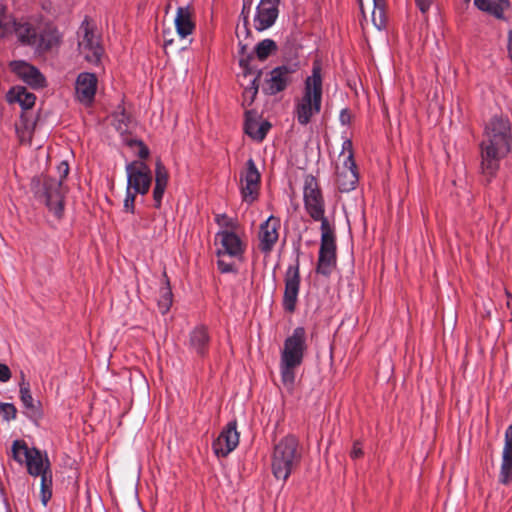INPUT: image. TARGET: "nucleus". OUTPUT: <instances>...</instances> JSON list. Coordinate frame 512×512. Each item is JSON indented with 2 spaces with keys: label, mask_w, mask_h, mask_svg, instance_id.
<instances>
[{
  "label": "nucleus",
  "mask_w": 512,
  "mask_h": 512,
  "mask_svg": "<svg viewBox=\"0 0 512 512\" xmlns=\"http://www.w3.org/2000/svg\"><path fill=\"white\" fill-rule=\"evenodd\" d=\"M238 443L237 422L233 420L226 425L214 441L213 449L217 456L225 457L237 447Z\"/></svg>",
  "instance_id": "obj_17"
},
{
  "label": "nucleus",
  "mask_w": 512,
  "mask_h": 512,
  "mask_svg": "<svg viewBox=\"0 0 512 512\" xmlns=\"http://www.w3.org/2000/svg\"><path fill=\"white\" fill-rule=\"evenodd\" d=\"M215 222L222 228L221 230H229L235 232V230L239 227L238 221L235 218L229 217L225 213L216 214Z\"/></svg>",
  "instance_id": "obj_33"
},
{
  "label": "nucleus",
  "mask_w": 512,
  "mask_h": 512,
  "mask_svg": "<svg viewBox=\"0 0 512 512\" xmlns=\"http://www.w3.org/2000/svg\"><path fill=\"white\" fill-rule=\"evenodd\" d=\"M302 459V449L298 439L287 435L275 446L272 453L271 468L274 477L286 481Z\"/></svg>",
  "instance_id": "obj_4"
},
{
  "label": "nucleus",
  "mask_w": 512,
  "mask_h": 512,
  "mask_svg": "<svg viewBox=\"0 0 512 512\" xmlns=\"http://www.w3.org/2000/svg\"><path fill=\"white\" fill-rule=\"evenodd\" d=\"M280 0H261L254 16V27L258 31L270 28L279 14Z\"/></svg>",
  "instance_id": "obj_16"
},
{
  "label": "nucleus",
  "mask_w": 512,
  "mask_h": 512,
  "mask_svg": "<svg viewBox=\"0 0 512 512\" xmlns=\"http://www.w3.org/2000/svg\"><path fill=\"white\" fill-rule=\"evenodd\" d=\"M168 179L169 174L166 167L161 160H158L155 165V186L153 189V200L156 208L161 206L163 195L168 185Z\"/></svg>",
  "instance_id": "obj_22"
},
{
  "label": "nucleus",
  "mask_w": 512,
  "mask_h": 512,
  "mask_svg": "<svg viewBox=\"0 0 512 512\" xmlns=\"http://www.w3.org/2000/svg\"><path fill=\"white\" fill-rule=\"evenodd\" d=\"M131 119L124 111L115 113L113 115L112 125L121 134L124 135L129 132Z\"/></svg>",
  "instance_id": "obj_29"
},
{
  "label": "nucleus",
  "mask_w": 512,
  "mask_h": 512,
  "mask_svg": "<svg viewBox=\"0 0 512 512\" xmlns=\"http://www.w3.org/2000/svg\"><path fill=\"white\" fill-rule=\"evenodd\" d=\"M251 1L250 0H243V8L241 12V17L243 19V26L240 27V25L236 28V35L238 38H240L241 34L248 35L249 30L247 28L248 22H249V9H250Z\"/></svg>",
  "instance_id": "obj_35"
},
{
  "label": "nucleus",
  "mask_w": 512,
  "mask_h": 512,
  "mask_svg": "<svg viewBox=\"0 0 512 512\" xmlns=\"http://www.w3.org/2000/svg\"><path fill=\"white\" fill-rule=\"evenodd\" d=\"M270 128L271 124L268 121L259 122L256 118L251 116L250 112L246 113L244 124L245 133L253 140L262 141Z\"/></svg>",
  "instance_id": "obj_23"
},
{
  "label": "nucleus",
  "mask_w": 512,
  "mask_h": 512,
  "mask_svg": "<svg viewBox=\"0 0 512 512\" xmlns=\"http://www.w3.org/2000/svg\"><path fill=\"white\" fill-rule=\"evenodd\" d=\"M336 266V237L334 228L321 230V241L316 271L329 276Z\"/></svg>",
  "instance_id": "obj_9"
},
{
  "label": "nucleus",
  "mask_w": 512,
  "mask_h": 512,
  "mask_svg": "<svg viewBox=\"0 0 512 512\" xmlns=\"http://www.w3.org/2000/svg\"><path fill=\"white\" fill-rule=\"evenodd\" d=\"M257 80H258V77H255L251 81V86L244 90L243 96H244L245 100H249V103L253 102L256 94L258 93Z\"/></svg>",
  "instance_id": "obj_37"
},
{
  "label": "nucleus",
  "mask_w": 512,
  "mask_h": 512,
  "mask_svg": "<svg viewBox=\"0 0 512 512\" xmlns=\"http://www.w3.org/2000/svg\"><path fill=\"white\" fill-rule=\"evenodd\" d=\"M502 452L512 453V425L508 426L505 431V443Z\"/></svg>",
  "instance_id": "obj_42"
},
{
  "label": "nucleus",
  "mask_w": 512,
  "mask_h": 512,
  "mask_svg": "<svg viewBox=\"0 0 512 512\" xmlns=\"http://www.w3.org/2000/svg\"><path fill=\"white\" fill-rule=\"evenodd\" d=\"M296 69L292 66H278L271 70L264 81L262 90L267 95H276L284 91L293 81Z\"/></svg>",
  "instance_id": "obj_12"
},
{
  "label": "nucleus",
  "mask_w": 512,
  "mask_h": 512,
  "mask_svg": "<svg viewBox=\"0 0 512 512\" xmlns=\"http://www.w3.org/2000/svg\"><path fill=\"white\" fill-rule=\"evenodd\" d=\"M12 33L14 32L22 44L34 45L37 42L35 27L28 22H17L12 18Z\"/></svg>",
  "instance_id": "obj_25"
},
{
  "label": "nucleus",
  "mask_w": 512,
  "mask_h": 512,
  "mask_svg": "<svg viewBox=\"0 0 512 512\" xmlns=\"http://www.w3.org/2000/svg\"><path fill=\"white\" fill-rule=\"evenodd\" d=\"M303 201L307 214L321 223L320 230L333 228L325 216V200L317 179L313 175H306L303 185Z\"/></svg>",
  "instance_id": "obj_6"
},
{
  "label": "nucleus",
  "mask_w": 512,
  "mask_h": 512,
  "mask_svg": "<svg viewBox=\"0 0 512 512\" xmlns=\"http://www.w3.org/2000/svg\"><path fill=\"white\" fill-rule=\"evenodd\" d=\"M210 340L208 328L204 325L196 326L189 334V351L204 358L208 354Z\"/></svg>",
  "instance_id": "obj_20"
},
{
  "label": "nucleus",
  "mask_w": 512,
  "mask_h": 512,
  "mask_svg": "<svg viewBox=\"0 0 512 512\" xmlns=\"http://www.w3.org/2000/svg\"><path fill=\"white\" fill-rule=\"evenodd\" d=\"M323 96V76L321 64L315 61L311 75L304 81L299 97L294 100V115L301 125H307L321 110Z\"/></svg>",
  "instance_id": "obj_2"
},
{
  "label": "nucleus",
  "mask_w": 512,
  "mask_h": 512,
  "mask_svg": "<svg viewBox=\"0 0 512 512\" xmlns=\"http://www.w3.org/2000/svg\"><path fill=\"white\" fill-rule=\"evenodd\" d=\"M341 157H343V162H346L350 165H354V152H353V144L350 139L344 140L342 144V151L340 154Z\"/></svg>",
  "instance_id": "obj_36"
},
{
  "label": "nucleus",
  "mask_w": 512,
  "mask_h": 512,
  "mask_svg": "<svg viewBox=\"0 0 512 512\" xmlns=\"http://www.w3.org/2000/svg\"><path fill=\"white\" fill-rule=\"evenodd\" d=\"M40 496H41L42 504L44 506H46L48 504L49 500L52 497V489H50V490H41L40 491Z\"/></svg>",
  "instance_id": "obj_48"
},
{
  "label": "nucleus",
  "mask_w": 512,
  "mask_h": 512,
  "mask_svg": "<svg viewBox=\"0 0 512 512\" xmlns=\"http://www.w3.org/2000/svg\"><path fill=\"white\" fill-rule=\"evenodd\" d=\"M46 205L57 217H61L64 209V188L61 180L47 178L43 183Z\"/></svg>",
  "instance_id": "obj_15"
},
{
  "label": "nucleus",
  "mask_w": 512,
  "mask_h": 512,
  "mask_svg": "<svg viewBox=\"0 0 512 512\" xmlns=\"http://www.w3.org/2000/svg\"><path fill=\"white\" fill-rule=\"evenodd\" d=\"M508 54L512 61V30L508 32V44H507Z\"/></svg>",
  "instance_id": "obj_49"
},
{
  "label": "nucleus",
  "mask_w": 512,
  "mask_h": 512,
  "mask_svg": "<svg viewBox=\"0 0 512 512\" xmlns=\"http://www.w3.org/2000/svg\"><path fill=\"white\" fill-rule=\"evenodd\" d=\"M512 481V453L502 452L499 482L507 485Z\"/></svg>",
  "instance_id": "obj_28"
},
{
  "label": "nucleus",
  "mask_w": 512,
  "mask_h": 512,
  "mask_svg": "<svg viewBox=\"0 0 512 512\" xmlns=\"http://www.w3.org/2000/svg\"><path fill=\"white\" fill-rule=\"evenodd\" d=\"M306 349V331L297 327L284 341L280 357L281 381L288 390L294 386L296 369L302 364Z\"/></svg>",
  "instance_id": "obj_3"
},
{
  "label": "nucleus",
  "mask_w": 512,
  "mask_h": 512,
  "mask_svg": "<svg viewBox=\"0 0 512 512\" xmlns=\"http://www.w3.org/2000/svg\"><path fill=\"white\" fill-rule=\"evenodd\" d=\"M362 455H363V451H362L361 443L358 441L354 442L353 448L350 452L351 458L357 459V458H360Z\"/></svg>",
  "instance_id": "obj_46"
},
{
  "label": "nucleus",
  "mask_w": 512,
  "mask_h": 512,
  "mask_svg": "<svg viewBox=\"0 0 512 512\" xmlns=\"http://www.w3.org/2000/svg\"><path fill=\"white\" fill-rule=\"evenodd\" d=\"M172 305V291L167 282V287L162 288L161 296L158 300V307L162 314H166Z\"/></svg>",
  "instance_id": "obj_34"
},
{
  "label": "nucleus",
  "mask_w": 512,
  "mask_h": 512,
  "mask_svg": "<svg viewBox=\"0 0 512 512\" xmlns=\"http://www.w3.org/2000/svg\"><path fill=\"white\" fill-rule=\"evenodd\" d=\"M130 146L137 145L139 147L138 156L141 159H146L149 156V149L147 146L139 140H132L129 142Z\"/></svg>",
  "instance_id": "obj_40"
},
{
  "label": "nucleus",
  "mask_w": 512,
  "mask_h": 512,
  "mask_svg": "<svg viewBox=\"0 0 512 512\" xmlns=\"http://www.w3.org/2000/svg\"><path fill=\"white\" fill-rule=\"evenodd\" d=\"M351 113L348 109H342L339 115V120L342 125H348L351 122Z\"/></svg>",
  "instance_id": "obj_47"
},
{
  "label": "nucleus",
  "mask_w": 512,
  "mask_h": 512,
  "mask_svg": "<svg viewBox=\"0 0 512 512\" xmlns=\"http://www.w3.org/2000/svg\"><path fill=\"white\" fill-rule=\"evenodd\" d=\"M359 176L356 163L350 165L343 162L341 166H337L336 184L341 192H350L356 188Z\"/></svg>",
  "instance_id": "obj_21"
},
{
  "label": "nucleus",
  "mask_w": 512,
  "mask_h": 512,
  "mask_svg": "<svg viewBox=\"0 0 512 512\" xmlns=\"http://www.w3.org/2000/svg\"><path fill=\"white\" fill-rule=\"evenodd\" d=\"M217 267L221 273H231L236 271L234 262H228L224 257H218Z\"/></svg>",
  "instance_id": "obj_38"
},
{
  "label": "nucleus",
  "mask_w": 512,
  "mask_h": 512,
  "mask_svg": "<svg viewBox=\"0 0 512 512\" xmlns=\"http://www.w3.org/2000/svg\"><path fill=\"white\" fill-rule=\"evenodd\" d=\"M12 17L7 14L6 7L0 3V38L12 33Z\"/></svg>",
  "instance_id": "obj_31"
},
{
  "label": "nucleus",
  "mask_w": 512,
  "mask_h": 512,
  "mask_svg": "<svg viewBox=\"0 0 512 512\" xmlns=\"http://www.w3.org/2000/svg\"><path fill=\"white\" fill-rule=\"evenodd\" d=\"M416 6L422 14H426L433 4L434 0H415Z\"/></svg>",
  "instance_id": "obj_43"
},
{
  "label": "nucleus",
  "mask_w": 512,
  "mask_h": 512,
  "mask_svg": "<svg viewBox=\"0 0 512 512\" xmlns=\"http://www.w3.org/2000/svg\"><path fill=\"white\" fill-rule=\"evenodd\" d=\"M11 378V371L9 367L3 363H0V382H8Z\"/></svg>",
  "instance_id": "obj_44"
},
{
  "label": "nucleus",
  "mask_w": 512,
  "mask_h": 512,
  "mask_svg": "<svg viewBox=\"0 0 512 512\" xmlns=\"http://www.w3.org/2000/svg\"><path fill=\"white\" fill-rule=\"evenodd\" d=\"M125 170L127 188L123 207L125 212L134 213L136 195L148 193L152 183V174L150 168L142 161L128 163Z\"/></svg>",
  "instance_id": "obj_5"
},
{
  "label": "nucleus",
  "mask_w": 512,
  "mask_h": 512,
  "mask_svg": "<svg viewBox=\"0 0 512 512\" xmlns=\"http://www.w3.org/2000/svg\"><path fill=\"white\" fill-rule=\"evenodd\" d=\"M12 455L16 462L25 464L28 473L37 477L46 471H51L50 461L46 453L37 448H29L23 440H15L12 444Z\"/></svg>",
  "instance_id": "obj_7"
},
{
  "label": "nucleus",
  "mask_w": 512,
  "mask_h": 512,
  "mask_svg": "<svg viewBox=\"0 0 512 512\" xmlns=\"http://www.w3.org/2000/svg\"><path fill=\"white\" fill-rule=\"evenodd\" d=\"M281 228L280 218L271 215L266 221L260 224L258 232L259 250L268 255L270 254L279 239V230Z\"/></svg>",
  "instance_id": "obj_14"
},
{
  "label": "nucleus",
  "mask_w": 512,
  "mask_h": 512,
  "mask_svg": "<svg viewBox=\"0 0 512 512\" xmlns=\"http://www.w3.org/2000/svg\"><path fill=\"white\" fill-rule=\"evenodd\" d=\"M10 69L32 88H41L45 85V78L40 71L25 61H12Z\"/></svg>",
  "instance_id": "obj_18"
},
{
  "label": "nucleus",
  "mask_w": 512,
  "mask_h": 512,
  "mask_svg": "<svg viewBox=\"0 0 512 512\" xmlns=\"http://www.w3.org/2000/svg\"><path fill=\"white\" fill-rule=\"evenodd\" d=\"M261 175L252 158L246 162V167L240 172V192L243 202L252 204L259 197Z\"/></svg>",
  "instance_id": "obj_11"
},
{
  "label": "nucleus",
  "mask_w": 512,
  "mask_h": 512,
  "mask_svg": "<svg viewBox=\"0 0 512 512\" xmlns=\"http://www.w3.org/2000/svg\"><path fill=\"white\" fill-rule=\"evenodd\" d=\"M481 148V171L491 180L500 167V162L512 148V124L508 118L494 116L485 127Z\"/></svg>",
  "instance_id": "obj_1"
},
{
  "label": "nucleus",
  "mask_w": 512,
  "mask_h": 512,
  "mask_svg": "<svg viewBox=\"0 0 512 512\" xmlns=\"http://www.w3.org/2000/svg\"><path fill=\"white\" fill-rule=\"evenodd\" d=\"M16 413L17 409L12 403H0V414L4 416H15Z\"/></svg>",
  "instance_id": "obj_41"
},
{
  "label": "nucleus",
  "mask_w": 512,
  "mask_h": 512,
  "mask_svg": "<svg viewBox=\"0 0 512 512\" xmlns=\"http://www.w3.org/2000/svg\"><path fill=\"white\" fill-rule=\"evenodd\" d=\"M215 240L219 245L216 251L218 257L242 258L245 244L235 232L220 230L216 233Z\"/></svg>",
  "instance_id": "obj_13"
},
{
  "label": "nucleus",
  "mask_w": 512,
  "mask_h": 512,
  "mask_svg": "<svg viewBox=\"0 0 512 512\" xmlns=\"http://www.w3.org/2000/svg\"><path fill=\"white\" fill-rule=\"evenodd\" d=\"M285 289L282 299L283 309L288 313L296 310L298 296L300 292V263L297 257L294 263L290 264L284 276Z\"/></svg>",
  "instance_id": "obj_10"
},
{
  "label": "nucleus",
  "mask_w": 512,
  "mask_h": 512,
  "mask_svg": "<svg viewBox=\"0 0 512 512\" xmlns=\"http://www.w3.org/2000/svg\"><path fill=\"white\" fill-rule=\"evenodd\" d=\"M276 49L277 46L273 40L264 39L256 45L255 52L260 60H265Z\"/></svg>",
  "instance_id": "obj_30"
},
{
  "label": "nucleus",
  "mask_w": 512,
  "mask_h": 512,
  "mask_svg": "<svg viewBox=\"0 0 512 512\" xmlns=\"http://www.w3.org/2000/svg\"><path fill=\"white\" fill-rule=\"evenodd\" d=\"M507 307L510 311V322L512 323V294L507 293Z\"/></svg>",
  "instance_id": "obj_50"
},
{
  "label": "nucleus",
  "mask_w": 512,
  "mask_h": 512,
  "mask_svg": "<svg viewBox=\"0 0 512 512\" xmlns=\"http://www.w3.org/2000/svg\"><path fill=\"white\" fill-rule=\"evenodd\" d=\"M20 399L26 408L32 411L36 410L34 399L30 391V384L24 380V377L20 383Z\"/></svg>",
  "instance_id": "obj_32"
},
{
  "label": "nucleus",
  "mask_w": 512,
  "mask_h": 512,
  "mask_svg": "<svg viewBox=\"0 0 512 512\" xmlns=\"http://www.w3.org/2000/svg\"><path fill=\"white\" fill-rule=\"evenodd\" d=\"M175 27L181 38H186L195 30V23L189 7H178L175 17Z\"/></svg>",
  "instance_id": "obj_24"
},
{
  "label": "nucleus",
  "mask_w": 512,
  "mask_h": 512,
  "mask_svg": "<svg viewBox=\"0 0 512 512\" xmlns=\"http://www.w3.org/2000/svg\"><path fill=\"white\" fill-rule=\"evenodd\" d=\"M57 171H58V175H59V179L58 180H63L67 177L68 173H69V165L66 161H62L58 167H57Z\"/></svg>",
  "instance_id": "obj_45"
},
{
  "label": "nucleus",
  "mask_w": 512,
  "mask_h": 512,
  "mask_svg": "<svg viewBox=\"0 0 512 512\" xmlns=\"http://www.w3.org/2000/svg\"><path fill=\"white\" fill-rule=\"evenodd\" d=\"M98 79L95 74L82 72L75 83L76 97L84 105H90L95 97Z\"/></svg>",
  "instance_id": "obj_19"
},
{
  "label": "nucleus",
  "mask_w": 512,
  "mask_h": 512,
  "mask_svg": "<svg viewBox=\"0 0 512 512\" xmlns=\"http://www.w3.org/2000/svg\"><path fill=\"white\" fill-rule=\"evenodd\" d=\"M474 5L478 9L493 15L497 19L504 18V10L507 8L496 0H474Z\"/></svg>",
  "instance_id": "obj_27"
},
{
  "label": "nucleus",
  "mask_w": 512,
  "mask_h": 512,
  "mask_svg": "<svg viewBox=\"0 0 512 512\" xmlns=\"http://www.w3.org/2000/svg\"><path fill=\"white\" fill-rule=\"evenodd\" d=\"M39 476L41 477V490L52 489V471H46Z\"/></svg>",
  "instance_id": "obj_39"
},
{
  "label": "nucleus",
  "mask_w": 512,
  "mask_h": 512,
  "mask_svg": "<svg viewBox=\"0 0 512 512\" xmlns=\"http://www.w3.org/2000/svg\"><path fill=\"white\" fill-rule=\"evenodd\" d=\"M78 49L84 59L91 64H99L103 55V48L99 37L95 34L91 24L85 19L78 30Z\"/></svg>",
  "instance_id": "obj_8"
},
{
  "label": "nucleus",
  "mask_w": 512,
  "mask_h": 512,
  "mask_svg": "<svg viewBox=\"0 0 512 512\" xmlns=\"http://www.w3.org/2000/svg\"><path fill=\"white\" fill-rule=\"evenodd\" d=\"M8 100L18 103L23 109H30L34 106L36 96L25 87L16 86L8 92Z\"/></svg>",
  "instance_id": "obj_26"
}]
</instances>
